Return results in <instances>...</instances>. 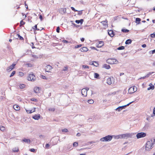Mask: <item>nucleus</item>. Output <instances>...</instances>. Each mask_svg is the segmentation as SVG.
Masks as SVG:
<instances>
[{
  "label": "nucleus",
  "instance_id": "nucleus-1",
  "mask_svg": "<svg viewBox=\"0 0 155 155\" xmlns=\"http://www.w3.org/2000/svg\"><path fill=\"white\" fill-rule=\"evenodd\" d=\"M153 143L152 140H150L147 141L146 144V150L147 151H149L153 147Z\"/></svg>",
  "mask_w": 155,
  "mask_h": 155
},
{
  "label": "nucleus",
  "instance_id": "nucleus-2",
  "mask_svg": "<svg viewBox=\"0 0 155 155\" xmlns=\"http://www.w3.org/2000/svg\"><path fill=\"white\" fill-rule=\"evenodd\" d=\"M36 79V77L33 73H31V74H29L27 77L28 80L31 81H35Z\"/></svg>",
  "mask_w": 155,
  "mask_h": 155
},
{
  "label": "nucleus",
  "instance_id": "nucleus-3",
  "mask_svg": "<svg viewBox=\"0 0 155 155\" xmlns=\"http://www.w3.org/2000/svg\"><path fill=\"white\" fill-rule=\"evenodd\" d=\"M112 139V136L110 135H108L101 139V141H110Z\"/></svg>",
  "mask_w": 155,
  "mask_h": 155
},
{
  "label": "nucleus",
  "instance_id": "nucleus-4",
  "mask_svg": "<svg viewBox=\"0 0 155 155\" xmlns=\"http://www.w3.org/2000/svg\"><path fill=\"white\" fill-rule=\"evenodd\" d=\"M107 63L112 64H117L118 63V61L116 59L113 58H109L107 61Z\"/></svg>",
  "mask_w": 155,
  "mask_h": 155
},
{
  "label": "nucleus",
  "instance_id": "nucleus-5",
  "mask_svg": "<svg viewBox=\"0 0 155 155\" xmlns=\"http://www.w3.org/2000/svg\"><path fill=\"white\" fill-rule=\"evenodd\" d=\"M137 88L135 86L130 87L129 89L128 93L130 94H132L136 91Z\"/></svg>",
  "mask_w": 155,
  "mask_h": 155
},
{
  "label": "nucleus",
  "instance_id": "nucleus-6",
  "mask_svg": "<svg viewBox=\"0 0 155 155\" xmlns=\"http://www.w3.org/2000/svg\"><path fill=\"white\" fill-rule=\"evenodd\" d=\"M146 136V133L143 132H140L137 133V134L136 136L137 138L138 139L141 137H145Z\"/></svg>",
  "mask_w": 155,
  "mask_h": 155
},
{
  "label": "nucleus",
  "instance_id": "nucleus-7",
  "mask_svg": "<svg viewBox=\"0 0 155 155\" xmlns=\"http://www.w3.org/2000/svg\"><path fill=\"white\" fill-rule=\"evenodd\" d=\"M104 42L102 41H100L96 43V45L97 48H101L104 45Z\"/></svg>",
  "mask_w": 155,
  "mask_h": 155
},
{
  "label": "nucleus",
  "instance_id": "nucleus-8",
  "mask_svg": "<svg viewBox=\"0 0 155 155\" xmlns=\"http://www.w3.org/2000/svg\"><path fill=\"white\" fill-rule=\"evenodd\" d=\"M88 90V88H87V89H83L81 90V94L84 97L86 96L87 94V91Z\"/></svg>",
  "mask_w": 155,
  "mask_h": 155
},
{
  "label": "nucleus",
  "instance_id": "nucleus-9",
  "mask_svg": "<svg viewBox=\"0 0 155 155\" xmlns=\"http://www.w3.org/2000/svg\"><path fill=\"white\" fill-rule=\"evenodd\" d=\"M52 68L51 65H47L45 66V69L46 72H51Z\"/></svg>",
  "mask_w": 155,
  "mask_h": 155
},
{
  "label": "nucleus",
  "instance_id": "nucleus-10",
  "mask_svg": "<svg viewBox=\"0 0 155 155\" xmlns=\"http://www.w3.org/2000/svg\"><path fill=\"white\" fill-rule=\"evenodd\" d=\"M15 64L13 63L12 65L7 68V71L8 72L11 71L12 69L15 68Z\"/></svg>",
  "mask_w": 155,
  "mask_h": 155
},
{
  "label": "nucleus",
  "instance_id": "nucleus-11",
  "mask_svg": "<svg viewBox=\"0 0 155 155\" xmlns=\"http://www.w3.org/2000/svg\"><path fill=\"white\" fill-rule=\"evenodd\" d=\"M105 28H106L108 27L107 21V19L105 21H103L101 22Z\"/></svg>",
  "mask_w": 155,
  "mask_h": 155
},
{
  "label": "nucleus",
  "instance_id": "nucleus-12",
  "mask_svg": "<svg viewBox=\"0 0 155 155\" xmlns=\"http://www.w3.org/2000/svg\"><path fill=\"white\" fill-rule=\"evenodd\" d=\"M122 138H127L130 137L131 135L129 134H121L120 136Z\"/></svg>",
  "mask_w": 155,
  "mask_h": 155
},
{
  "label": "nucleus",
  "instance_id": "nucleus-13",
  "mask_svg": "<svg viewBox=\"0 0 155 155\" xmlns=\"http://www.w3.org/2000/svg\"><path fill=\"white\" fill-rule=\"evenodd\" d=\"M59 12L61 14H64L66 12V9L65 8H61L59 10Z\"/></svg>",
  "mask_w": 155,
  "mask_h": 155
},
{
  "label": "nucleus",
  "instance_id": "nucleus-14",
  "mask_svg": "<svg viewBox=\"0 0 155 155\" xmlns=\"http://www.w3.org/2000/svg\"><path fill=\"white\" fill-rule=\"evenodd\" d=\"M80 51L82 52H86L88 51V49L86 47H84L80 49Z\"/></svg>",
  "mask_w": 155,
  "mask_h": 155
},
{
  "label": "nucleus",
  "instance_id": "nucleus-15",
  "mask_svg": "<svg viewBox=\"0 0 155 155\" xmlns=\"http://www.w3.org/2000/svg\"><path fill=\"white\" fill-rule=\"evenodd\" d=\"M34 92L36 93H39L40 92V88L38 87H35L34 89Z\"/></svg>",
  "mask_w": 155,
  "mask_h": 155
},
{
  "label": "nucleus",
  "instance_id": "nucleus-16",
  "mask_svg": "<svg viewBox=\"0 0 155 155\" xmlns=\"http://www.w3.org/2000/svg\"><path fill=\"white\" fill-rule=\"evenodd\" d=\"M32 118L35 120H38L40 118V114H35L33 117Z\"/></svg>",
  "mask_w": 155,
  "mask_h": 155
},
{
  "label": "nucleus",
  "instance_id": "nucleus-17",
  "mask_svg": "<svg viewBox=\"0 0 155 155\" xmlns=\"http://www.w3.org/2000/svg\"><path fill=\"white\" fill-rule=\"evenodd\" d=\"M13 108L16 110H20V107L19 106L16 104H15L14 105Z\"/></svg>",
  "mask_w": 155,
  "mask_h": 155
},
{
  "label": "nucleus",
  "instance_id": "nucleus-18",
  "mask_svg": "<svg viewBox=\"0 0 155 155\" xmlns=\"http://www.w3.org/2000/svg\"><path fill=\"white\" fill-rule=\"evenodd\" d=\"M108 35L111 37H113L114 35L112 30H110L108 32Z\"/></svg>",
  "mask_w": 155,
  "mask_h": 155
},
{
  "label": "nucleus",
  "instance_id": "nucleus-19",
  "mask_svg": "<svg viewBox=\"0 0 155 155\" xmlns=\"http://www.w3.org/2000/svg\"><path fill=\"white\" fill-rule=\"evenodd\" d=\"M103 67L107 69H109L110 68V66L109 65L107 64H104L103 65Z\"/></svg>",
  "mask_w": 155,
  "mask_h": 155
},
{
  "label": "nucleus",
  "instance_id": "nucleus-20",
  "mask_svg": "<svg viewBox=\"0 0 155 155\" xmlns=\"http://www.w3.org/2000/svg\"><path fill=\"white\" fill-rule=\"evenodd\" d=\"M107 83L109 85H110L112 83L110 78H108L107 80Z\"/></svg>",
  "mask_w": 155,
  "mask_h": 155
},
{
  "label": "nucleus",
  "instance_id": "nucleus-21",
  "mask_svg": "<svg viewBox=\"0 0 155 155\" xmlns=\"http://www.w3.org/2000/svg\"><path fill=\"white\" fill-rule=\"evenodd\" d=\"M83 19H81L80 20H76L75 21V22L77 24H79L81 23V24H82L83 22Z\"/></svg>",
  "mask_w": 155,
  "mask_h": 155
},
{
  "label": "nucleus",
  "instance_id": "nucleus-22",
  "mask_svg": "<svg viewBox=\"0 0 155 155\" xmlns=\"http://www.w3.org/2000/svg\"><path fill=\"white\" fill-rule=\"evenodd\" d=\"M35 108H34V110L32 111V110H26L27 113L30 114L32 112H35Z\"/></svg>",
  "mask_w": 155,
  "mask_h": 155
},
{
  "label": "nucleus",
  "instance_id": "nucleus-23",
  "mask_svg": "<svg viewBox=\"0 0 155 155\" xmlns=\"http://www.w3.org/2000/svg\"><path fill=\"white\" fill-rule=\"evenodd\" d=\"M132 103V102H131L126 105L122 106H120V107H120L121 108V109H123L125 108L126 107L128 106Z\"/></svg>",
  "mask_w": 155,
  "mask_h": 155
},
{
  "label": "nucleus",
  "instance_id": "nucleus-24",
  "mask_svg": "<svg viewBox=\"0 0 155 155\" xmlns=\"http://www.w3.org/2000/svg\"><path fill=\"white\" fill-rule=\"evenodd\" d=\"M22 141L24 142H25L26 143H30L31 142V140H30L28 139H23Z\"/></svg>",
  "mask_w": 155,
  "mask_h": 155
},
{
  "label": "nucleus",
  "instance_id": "nucleus-25",
  "mask_svg": "<svg viewBox=\"0 0 155 155\" xmlns=\"http://www.w3.org/2000/svg\"><path fill=\"white\" fill-rule=\"evenodd\" d=\"M12 151L13 152H18L19 151L18 148V147H15V148H13L12 149Z\"/></svg>",
  "mask_w": 155,
  "mask_h": 155
},
{
  "label": "nucleus",
  "instance_id": "nucleus-26",
  "mask_svg": "<svg viewBox=\"0 0 155 155\" xmlns=\"http://www.w3.org/2000/svg\"><path fill=\"white\" fill-rule=\"evenodd\" d=\"M131 42L132 41L131 39H128L125 42V44H130L131 43Z\"/></svg>",
  "mask_w": 155,
  "mask_h": 155
},
{
  "label": "nucleus",
  "instance_id": "nucleus-27",
  "mask_svg": "<svg viewBox=\"0 0 155 155\" xmlns=\"http://www.w3.org/2000/svg\"><path fill=\"white\" fill-rule=\"evenodd\" d=\"M25 85L24 84H21L19 85V87L21 89H23L25 87Z\"/></svg>",
  "mask_w": 155,
  "mask_h": 155
},
{
  "label": "nucleus",
  "instance_id": "nucleus-28",
  "mask_svg": "<svg viewBox=\"0 0 155 155\" xmlns=\"http://www.w3.org/2000/svg\"><path fill=\"white\" fill-rule=\"evenodd\" d=\"M99 74L97 73H94V76L95 78H98L99 77Z\"/></svg>",
  "mask_w": 155,
  "mask_h": 155
},
{
  "label": "nucleus",
  "instance_id": "nucleus-29",
  "mask_svg": "<svg viewBox=\"0 0 155 155\" xmlns=\"http://www.w3.org/2000/svg\"><path fill=\"white\" fill-rule=\"evenodd\" d=\"M25 65H27L28 67H31L33 66V64L31 63H27L25 64Z\"/></svg>",
  "mask_w": 155,
  "mask_h": 155
},
{
  "label": "nucleus",
  "instance_id": "nucleus-30",
  "mask_svg": "<svg viewBox=\"0 0 155 155\" xmlns=\"http://www.w3.org/2000/svg\"><path fill=\"white\" fill-rule=\"evenodd\" d=\"M87 102L89 104H93L94 102V101L92 99H90V100H88L87 101Z\"/></svg>",
  "mask_w": 155,
  "mask_h": 155
},
{
  "label": "nucleus",
  "instance_id": "nucleus-31",
  "mask_svg": "<svg viewBox=\"0 0 155 155\" xmlns=\"http://www.w3.org/2000/svg\"><path fill=\"white\" fill-rule=\"evenodd\" d=\"M0 130L2 131H4L5 130V127L2 126H0Z\"/></svg>",
  "mask_w": 155,
  "mask_h": 155
},
{
  "label": "nucleus",
  "instance_id": "nucleus-32",
  "mask_svg": "<svg viewBox=\"0 0 155 155\" xmlns=\"http://www.w3.org/2000/svg\"><path fill=\"white\" fill-rule=\"evenodd\" d=\"M18 75L20 77H22L24 75V73L21 71L18 72Z\"/></svg>",
  "mask_w": 155,
  "mask_h": 155
},
{
  "label": "nucleus",
  "instance_id": "nucleus-33",
  "mask_svg": "<svg viewBox=\"0 0 155 155\" xmlns=\"http://www.w3.org/2000/svg\"><path fill=\"white\" fill-rule=\"evenodd\" d=\"M25 24V22L23 21L22 20H21L20 21V26H22L23 25H24Z\"/></svg>",
  "mask_w": 155,
  "mask_h": 155
},
{
  "label": "nucleus",
  "instance_id": "nucleus-34",
  "mask_svg": "<svg viewBox=\"0 0 155 155\" xmlns=\"http://www.w3.org/2000/svg\"><path fill=\"white\" fill-rule=\"evenodd\" d=\"M55 110V108L54 107L50 108H49L48 109V110L49 111H51V112L54 111Z\"/></svg>",
  "mask_w": 155,
  "mask_h": 155
},
{
  "label": "nucleus",
  "instance_id": "nucleus-35",
  "mask_svg": "<svg viewBox=\"0 0 155 155\" xmlns=\"http://www.w3.org/2000/svg\"><path fill=\"white\" fill-rule=\"evenodd\" d=\"M121 31L123 32H129V30L127 29H122L121 30Z\"/></svg>",
  "mask_w": 155,
  "mask_h": 155
},
{
  "label": "nucleus",
  "instance_id": "nucleus-36",
  "mask_svg": "<svg viewBox=\"0 0 155 155\" xmlns=\"http://www.w3.org/2000/svg\"><path fill=\"white\" fill-rule=\"evenodd\" d=\"M32 28L35 31L39 30V29H38L37 28V25H35V26L34 27H33Z\"/></svg>",
  "mask_w": 155,
  "mask_h": 155
},
{
  "label": "nucleus",
  "instance_id": "nucleus-37",
  "mask_svg": "<svg viewBox=\"0 0 155 155\" xmlns=\"http://www.w3.org/2000/svg\"><path fill=\"white\" fill-rule=\"evenodd\" d=\"M82 67L84 68L88 69L89 68V67L88 66L84 65H82Z\"/></svg>",
  "mask_w": 155,
  "mask_h": 155
},
{
  "label": "nucleus",
  "instance_id": "nucleus-38",
  "mask_svg": "<svg viewBox=\"0 0 155 155\" xmlns=\"http://www.w3.org/2000/svg\"><path fill=\"white\" fill-rule=\"evenodd\" d=\"M94 63L93 65L96 67H97L99 65V64L96 61H94Z\"/></svg>",
  "mask_w": 155,
  "mask_h": 155
},
{
  "label": "nucleus",
  "instance_id": "nucleus-39",
  "mask_svg": "<svg viewBox=\"0 0 155 155\" xmlns=\"http://www.w3.org/2000/svg\"><path fill=\"white\" fill-rule=\"evenodd\" d=\"M124 47L123 46H120V47H119L117 49L118 50H123L124 49Z\"/></svg>",
  "mask_w": 155,
  "mask_h": 155
},
{
  "label": "nucleus",
  "instance_id": "nucleus-40",
  "mask_svg": "<svg viewBox=\"0 0 155 155\" xmlns=\"http://www.w3.org/2000/svg\"><path fill=\"white\" fill-rule=\"evenodd\" d=\"M15 74V71H13L11 74L10 77H12Z\"/></svg>",
  "mask_w": 155,
  "mask_h": 155
},
{
  "label": "nucleus",
  "instance_id": "nucleus-41",
  "mask_svg": "<svg viewBox=\"0 0 155 155\" xmlns=\"http://www.w3.org/2000/svg\"><path fill=\"white\" fill-rule=\"evenodd\" d=\"M17 36H18V38L20 40H23V38L21 36H20L19 35L17 34Z\"/></svg>",
  "mask_w": 155,
  "mask_h": 155
},
{
  "label": "nucleus",
  "instance_id": "nucleus-42",
  "mask_svg": "<svg viewBox=\"0 0 155 155\" xmlns=\"http://www.w3.org/2000/svg\"><path fill=\"white\" fill-rule=\"evenodd\" d=\"M82 46V45L81 44H80L76 46H75L74 47L75 48H78L81 47Z\"/></svg>",
  "mask_w": 155,
  "mask_h": 155
},
{
  "label": "nucleus",
  "instance_id": "nucleus-43",
  "mask_svg": "<svg viewBox=\"0 0 155 155\" xmlns=\"http://www.w3.org/2000/svg\"><path fill=\"white\" fill-rule=\"evenodd\" d=\"M154 86H151V87H148V88H147V90H150V89H152V90H153L154 89Z\"/></svg>",
  "mask_w": 155,
  "mask_h": 155
},
{
  "label": "nucleus",
  "instance_id": "nucleus-44",
  "mask_svg": "<svg viewBox=\"0 0 155 155\" xmlns=\"http://www.w3.org/2000/svg\"><path fill=\"white\" fill-rule=\"evenodd\" d=\"M73 145L74 147H77L78 145V143L77 142H75L73 143Z\"/></svg>",
  "mask_w": 155,
  "mask_h": 155
},
{
  "label": "nucleus",
  "instance_id": "nucleus-45",
  "mask_svg": "<svg viewBox=\"0 0 155 155\" xmlns=\"http://www.w3.org/2000/svg\"><path fill=\"white\" fill-rule=\"evenodd\" d=\"M62 131L63 132H68V130L67 129L65 128L64 129H62Z\"/></svg>",
  "mask_w": 155,
  "mask_h": 155
},
{
  "label": "nucleus",
  "instance_id": "nucleus-46",
  "mask_svg": "<svg viewBox=\"0 0 155 155\" xmlns=\"http://www.w3.org/2000/svg\"><path fill=\"white\" fill-rule=\"evenodd\" d=\"M45 148L47 149H48L50 147V145L48 143L46 144L45 146Z\"/></svg>",
  "mask_w": 155,
  "mask_h": 155
},
{
  "label": "nucleus",
  "instance_id": "nucleus-47",
  "mask_svg": "<svg viewBox=\"0 0 155 155\" xmlns=\"http://www.w3.org/2000/svg\"><path fill=\"white\" fill-rule=\"evenodd\" d=\"M149 53L150 54H152L155 53V49L153 50L150 51L149 52Z\"/></svg>",
  "mask_w": 155,
  "mask_h": 155
},
{
  "label": "nucleus",
  "instance_id": "nucleus-48",
  "mask_svg": "<svg viewBox=\"0 0 155 155\" xmlns=\"http://www.w3.org/2000/svg\"><path fill=\"white\" fill-rule=\"evenodd\" d=\"M31 101H34L35 102H37L38 101L36 99L34 98H31Z\"/></svg>",
  "mask_w": 155,
  "mask_h": 155
},
{
  "label": "nucleus",
  "instance_id": "nucleus-49",
  "mask_svg": "<svg viewBox=\"0 0 155 155\" xmlns=\"http://www.w3.org/2000/svg\"><path fill=\"white\" fill-rule=\"evenodd\" d=\"M71 9L73 11H74V12H78V10H75V8H74V7H71Z\"/></svg>",
  "mask_w": 155,
  "mask_h": 155
},
{
  "label": "nucleus",
  "instance_id": "nucleus-50",
  "mask_svg": "<svg viewBox=\"0 0 155 155\" xmlns=\"http://www.w3.org/2000/svg\"><path fill=\"white\" fill-rule=\"evenodd\" d=\"M150 36L152 38H154L155 37V33H153L150 35Z\"/></svg>",
  "mask_w": 155,
  "mask_h": 155
},
{
  "label": "nucleus",
  "instance_id": "nucleus-51",
  "mask_svg": "<svg viewBox=\"0 0 155 155\" xmlns=\"http://www.w3.org/2000/svg\"><path fill=\"white\" fill-rule=\"evenodd\" d=\"M60 28L59 27H58L56 29V31L58 33H59L60 32Z\"/></svg>",
  "mask_w": 155,
  "mask_h": 155
},
{
  "label": "nucleus",
  "instance_id": "nucleus-52",
  "mask_svg": "<svg viewBox=\"0 0 155 155\" xmlns=\"http://www.w3.org/2000/svg\"><path fill=\"white\" fill-rule=\"evenodd\" d=\"M30 151L33 152H35V150L34 148H31L30 149Z\"/></svg>",
  "mask_w": 155,
  "mask_h": 155
},
{
  "label": "nucleus",
  "instance_id": "nucleus-53",
  "mask_svg": "<svg viewBox=\"0 0 155 155\" xmlns=\"http://www.w3.org/2000/svg\"><path fill=\"white\" fill-rule=\"evenodd\" d=\"M62 42L64 43H68V41L66 40H63L62 41Z\"/></svg>",
  "mask_w": 155,
  "mask_h": 155
},
{
  "label": "nucleus",
  "instance_id": "nucleus-54",
  "mask_svg": "<svg viewBox=\"0 0 155 155\" xmlns=\"http://www.w3.org/2000/svg\"><path fill=\"white\" fill-rule=\"evenodd\" d=\"M121 110V108L119 107L116 109V110H117L118 111H120Z\"/></svg>",
  "mask_w": 155,
  "mask_h": 155
},
{
  "label": "nucleus",
  "instance_id": "nucleus-55",
  "mask_svg": "<svg viewBox=\"0 0 155 155\" xmlns=\"http://www.w3.org/2000/svg\"><path fill=\"white\" fill-rule=\"evenodd\" d=\"M68 67H65L63 69V71H67L68 69Z\"/></svg>",
  "mask_w": 155,
  "mask_h": 155
},
{
  "label": "nucleus",
  "instance_id": "nucleus-56",
  "mask_svg": "<svg viewBox=\"0 0 155 155\" xmlns=\"http://www.w3.org/2000/svg\"><path fill=\"white\" fill-rule=\"evenodd\" d=\"M136 20L137 21L140 22L141 21V19L140 18H137L136 19Z\"/></svg>",
  "mask_w": 155,
  "mask_h": 155
},
{
  "label": "nucleus",
  "instance_id": "nucleus-57",
  "mask_svg": "<svg viewBox=\"0 0 155 155\" xmlns=\"http://www.w3.org/2000/svg\"><path fill=\"white\" fill-rule=\"evenodd\" d=\"M41 78L43 79H47L46 77L45 76H44V75H42L41 76Z\"/></svg>",
  "mask_w": 155,
  "mask_h": 155
},
{
  "label": "nucleus",
  "instance_id": "nucleus-58",
  "mask_svg": "<svg viewBox=\"0 0 155 155\" xmlns=\"http://www.w3.org/2000/svg\"><path fill=\"white\" fill-rule=\"evenodd\" d=\"M39 18L41 20H42V17L41 15H39Z\"/></svg>",
  "mask_w": 155,
  "mask_h": 155
},
{
  "label": "nucleus",
  "instance_id": "nucleus-59",
  "mask_svg": "<svg viewBox=\"0 0 155 155\" xmlns=\"http://www.w3.org/2000/svg\"><path fill=\"white\" fill-rule=\"evenodd\" d=\"M22 15L23 16L24 15H25V17L24 18V19H25L27 17L26 15H25V14L24 13H22Z\"/></svg>",
  "mask_w": 155,
  "mask_h": 155
},
{
  "label": "nucleus",
  "instance_id": "nucleus-60",
  "mask_svg": "<svg viewBox=\"0 0 155 155\" xmlns=\"http://www.w3.org/2000/svg\"><path fill=\"white\" fill-rule=\"evenodd\" d=\"M81 40L82 42H83L84 40V38H81Z\"/></svg>",
  "mask_w": 155,
  "mask_h": 155
},
{
  "label": "nucleus",
  "instance_id": "nucleus-61",
  "mask_svg": "<svg viewBox=\"0 0 155 155\" xmlns=\"http://www.w3.org/2000/svg\"><path fill=\"white\" fill-rule=\"evenodd\" d=\"M143 48H145L146 47V45L145 44H143L142 45Z\"/></svg>",
  "mask_w": 155,
  "mask_h": 155
},
{
  "label": "nucleus",
  "instance_id": "nucleus-62",
  "mask_svg": "<svg viewBox=\"0 0 155 155\" xmlns=\"http://www.w3.org/2000/svg\"><path fill=\"white\" fill-rule=\"evenodd\" d=\"M153 72H149L147 74V75L148 76H150V75L151 74H153Z\"/></svg>",
  "mask_w": 155,
  "mask_h": 155
},
{
  "label": "nucleus",
  "instance_id": "nucleus-63",
  "mask_svg": "<svg viewBox=\"0 0 155 155\" xmlns=\"http://www.w3.org/2000/svg\"><path fill=\"white\" fill-rule=\"evenodd\" d=\"M32 57L34 58H38L37 56L36 55H32Z\"/></svg>",
  "mask_w": 155,
  "mask_h": 155
},
{
  "label": "nucleus",
  "instance_id": "nucleus-64",
  "mask_svg": "<svg viewBox=\"0 0 155 155\" xmlns=\"http://www.w3.org/2000/svg\"><path fill=\"white\" fill-rule=\"evenodd\" d=\"M153 113L154 115H155V107H154L153 109Z\"/></svg>",
  "mask_w": 155,
  "mask_h": 155
}]
</instances>
